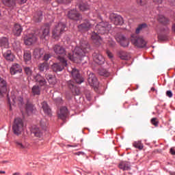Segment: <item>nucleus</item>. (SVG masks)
Instances as JSON below:
<instances>
[{"label": "nucleus", "mask_w": 175, "mask_h": 175, "mask_svg": "<svg viewBox=\"0 0 175 175\" xmlns=\"http://www.w3.org/2000/svg\"><path fill=\"white\" fill-rule=\"evenodd\" d=\"M145 28H147V24L142 23L139 25L135 30L136 33H140V31H142V29H145Z\"/></svg>", "instance_id": "39"}, {"label": "nucleus", "mask_w": 175, "mask_h": 175, "mask_svg": "<svg viewBox=\"0 0 175 175\" xmlns=\"http://www.w3.org/2000/svg\"><path fill=\"white\" fill-rule=\"evenodd\" d=\"M25 72L27 76H29V77L32 76V69H31V68L25 67Z\"/></svg>", "instance_id": "43"}, {"label": "nucleus", "mask_w": 175, "mask_h": 175, "mask_svg": "<svg viewBox=\"0 0 175 175\" xmlns=\"http://www.w3.org/2000/svg\"><path fill=\"white\" fill-rule=\"evenodd\" d=\"M31 92L33 95H40V87L38 85H33L31 89Z\"/></svg>", "instance_id": "36"}, {"label": "nucleus", "mask_w": 175, "mask_h": 175, "mask_svg": "<svg viewBox=\"0 0 175 175\" xmlns=\"http://www.w3.org/2000/svg\"><path fill=\"white\" fill-rule=\"evenodd\" d=\"M133 146H134V147H135V148H138V150H143V144H142V142L138 141V142H135L133 144Z\"/></svg>", "instance_id": "41"}, {"label": "nucleus", "mask_w": 175, "mask_h": 175, "mask_svg": "<svg viewBox=\"0 0 175 175\" xmlns=\"http://www.w3.org/2000/svg\"><path fill=\"white\" fill-rule=\"evenodd\" d=\"M46 78L51 85H55L57 84V78H55V77L51 75H46Z\"/></svg>", "instance_id": "32"}, {"label": "nucleus", "mask_w": 175, "mask_h": 175, "mask_svg": "<svg viewBox=\"0 0 175 175\" xmlns=\"http://www.w3.org/2000/svg\"><path fill=\"white\" fill-rule=\"evenodd\" d=\"M44 131L45 129H40L39 127H35L33 129L32 133H33L36 137H43L44 136Z\"/></svg>", "instance_id": "23"}, {"label": "nucleus", "mask_w": 175, "mask_h": 175, "mask_svg": "<svg viewBox=\"0 0 175 175\" xmlns=\"http://www.w3.org/2000/svg\"><path fill=\"white\" fill-rule=\"evenodd\" d=\"M57 2H59V3H69L70 0H57Z\"/></svg>", "instance_id": "48"}, {"label": "nucleus", "mask_w": 175, "mask_h": 175, "mask_svg": "<svg viewBox=\"0 0 175 175\" xmlns=\"http://www.w3.org/2000/svg\"><path fill=\"white\" fill-rule=\"evenodd\" d=\"M12 100L14 103H18V106H21V105H23V97L21 96L18 98L12 97Z\"/></svg>", "instance_id": "38"}, {"label": "nucleus", "mask_w": 175, "mask_h": 175, "mask_svg": "<svg viewBox=\"0 0 175 175\" xmlns=\"http://www.w3.org/2000/svg\"><path fill=\"white\" fill-rule=\"evenodd\" d=\"M121 59H127V58L125 57H124V56H121Z\"/></svg>", "instance_id": "57"}, {"label": "nucleus", "mask_w": 175, "mask_h": 175, "mask_svg": "<svg viewBox=\"0 0 175 175\" xmlns=\"http://www.w3.org/2000/svg\"><path fill=\"white\" fill-rule=\"evenodd\" d=\"M0 174H1V171H0Z\"/></svg>", "instance_id": "64"}, {"label": "nucleus", "mask_w": 175, "mask_h": 175, "mask_svg": "<svg viewBox=\"0 0 175 175\" xmlns=\"http://www.w3.org/2000/svg\"><path fill=\"white\" fill-rule=\"evenodd\" d=\"M65 28H66V25L63 23H59L55 27L52 31L53 38L55 40H59V38H61V35H62L65 31Z\"/></svg>", "instance_id": "3"}, {"label": "nucleus", "mask_w": 175, "mask_h": 175, "mask_svg": "<svg viewBox=\"0 0 175 175\" xmlns=\"http://www.w3.org/2000/svg\"><path fill=\"white\" fill-rule=\"evenodd\" d=\"M10 107H12V104L10 103Z\"/></svg>", "instance_id": "63"}, {"label": "nucleus", "mask_w": 175, "mask_h": 175, "mask_svg": "<svg viewBox=\"0 0 175 175\" xmlns=\"http://www.w3.org/2000/svg\"><path fill=\"white\" fill-rule=\"evenodd\" d=\"M166 95L167 96H168L169 98H172V96H173V93L171 92V90H167L166 92Z\"/></svg>", "instance_id": "49"}, {"label": "nucleus", "mask_w": 175, "mask_h": 175, "mask_svg": "<svg viewBox=\"0 0 175 175\" xmlns=\"http://www.w3.org/2000/svg\"><path fill=\"white\" fill-rule=\"evenodd\" d=\"M13 175H21V174L20 172H15Z\"/></svg>", "instance_id": "56"}, {"label": "nucleus", "mask_w": 175, "mask_h": 175, "mask_svg": "<svg viewBox=\"0 0 175 175\" xmlns=\"http://www.w3.org/2000/svg\"><path fill=\"white\" fill-rule=\"evenodd\" d=\"M107 55L109 57V58H110L111 59V58H113V53H111V52H110L109 51H107Z\"/></svg>", "instance_id": "50"}, {"label": "nucleus", "mask_w": 175, "mask_h": 175, "mask_svg": "<svg viewBox=\"0 0 175 175\" xmlns=\"http://www.w3.org/2000/svg\"><path fill=\"white\" fill-rule=\"evenodd\" d=\"M42 20H43V14L41 12H39L34 15V21H36V23H40Z\"/></svg>", "instance_id": "35"}, {"label": "nucleus", "mask_w": 175, "mask_h": 175, "mask_svg": "<svg viewBox=\"0 0 175 175\" xmlns=\"http://www.w3.org/2000/svg\"><path fill=\"white\" fill-rule=\"evenodd\" d=\"M34 80H36V83L39 84L41 87H44L47 82L44 77H43L40 74H37L36 75L33 76Z\"/></svg>", "instance_id": "17"}, {"label": "nucleus", "mask_w": 175, "mask_h": 175, "mask_svg": "<svg viewBox=\"0 0 175 175\" xmlns=\"http://www.w3.org/2000/svg\"><path fill=\"white\" fill-rule=\"evenodd\" d=\"M68 116V108L66 107H63L60 109L58 112V117L61 120H65Z\"/></svg>", "instance_id": "24"}, {"label": "nucleus", "mask_w": 175, "mask_h": 175, "mask_svg": "<svg viewBox=\"0 0 175 175\" xmlns=\"http://www.w3.org/2000/svg\"><path fill=\"white\" fill-rule=\"evenodd\" d=\"M0 98L3 96V94L8 92V83L3 78L0 77Z\"/></svg>", "instance_id": "15"}, {"label": "nucleus", "mask_w": 175, "mask_h": 175, "mask_svg": "<svg viewBox=\"0 0 175 175\" xmlns=\"http://www.w3.org/2000/svg\"><path fill=\"white\" fill-rule=\"evenodd\" d=\"M170 154H172V155H175L174 148H171L170 150Z\"/></svg>", "instance_id": "54"}, {"label": "nucleus", "mask_w": 175, "mask_h": 175, "mask_svg": "<svg viewBox=\"0 0 175 175\" xmlns=\"http://www.w3.org/2000/svg\"><path fill=\"white\" fill-rule=\"evenodd\" d=\"M80 154H83V152H77V153H76L77 155H80Z\"/></svg>", "instance_id": "58"}, {"label": "nucleus", "mask_w": 175, "mask_h": 175, "mask_svg": "<svg viewBox=\"0 0 175 175\" xmlns=\"http://www.w3.org/2000/svg\"><path fill=\"white\" fill-rule=\"evenodd\" d=\"M70 72L72 79L75 80L76 83L77 84H81V83L84 82V78L80 75V72H79V70L76 68H72V70L69 71Z\"/></svg>", "instance_id": "6"}, {"label": "nucleus", "mask_w": 175, "mask_h": 175, "mask_svg": "<svg viewBox=\"0 0 175 175\" xmlns=\"http://www.w3.org/2000/svg\"><path fill=\"white\" fill-rule=\"evenodd\" d=\"M100 76H105V77H107L109 76V72L106 70H103L100 71Z\"/></svg>", "instance_id": "44"}, {"label": "nucleus", "mask_w": 175, "mask_h": 175, "mask_svg": "<svg viewBox=\"0 0 175 175\" xmlns=\"http://www.w3.org/2000/svg\"><path fill=\"white\" fill-rule=\"evenodd\" d=\"M49 36H50V27L46 26L42 31L41 39H45V40H47V39H49Z\"/></svg>", "instance_id": "31"}, {"label": "nucleus", "mask_w": 175, "mask_h": 175, "mask_svg": "<svg viewBox=\"0 0 175 175\" xmlns=\"http://www.w3.org/2000/svg\"><path fill=\"white\" fill-rule=\"evenodd\" d=\"M0 44L4 49H9V40L5 37L2 38L0 40Z\"/></svg>", "instance_id": "33"}, {"label": "nucleus", "mask_w": 175, "mask_h": 175, "mask_svg": "<svg viewBox=\"0 0 175 175\" xmlns=\"http://www.w3.org/2000/svg\"><path fill=\"white\" fill-rule=\"evenodd\" d=\"M41 105H42V109H43L44 113H45V114H47L48 116H50V114L51 113V109L49 107V105L47 104V103L46 101H44L42 103Z\"/></svg>", "instance_id": "30"}, {"label": "nucleus", "mask_w": 175, "mask_h": 175, "mask_svg": "<svg viewBox=\"0 0 175 175\" xmlns=\"http://www.w3.org/2000/svg\"><path fill=\"white\" fill-rule=\"evenodd\" d=\"M39 70L40 72H44L45 70H49V64L46 62L41 63L38 66Z\"/></svg>", "instance_id": "34"}, {"label": "nucleus", "mask_w": 175, "mask_h": 175, "mask_svg": "<svg viewBox=\"0 0 175 175\" xmlns=\"http://www.w3.org/2000/svg\"><path fill=\"white\" fill-rule=\"evenodd\" d=\"M36 110V108H35V106L32 105L31 103H27L25 106V111L28 116H31V114H33L35 111Z\"/></svg>", "instance_id": "22"}, {"label": "nucleus", "mask_w": 175, "mask_h": 175, "mask_svg": "<svg viewBox=\"0 0 175 175\" xmlns=\"http://www.w3.org/2000/svg\"><path fill=\"white\" fill-rule=\"evenodd\" d=\"M68 17L70 18V20H75V21H79L81 20V15L77 12V10H72L68 12Z\"/></svg>", "instance_id": "13"}, {"label": "nucleus", "mask_w": 175, "mask_h": 175, "mask_svg": "<svg viewBox=\"0 0 175 175\" xmlns=\"http://www.w3.org/2000/svg\"><path fill=\"white\" fill-rule=\"evenodd\" d=\"M158 39L159 40H161V41H163V40H166V36H163V35H159L158 36Z\"/></svg>", "instance_id": "47"}, {"label": "nucleus", "mask_w": 175, "mask_h": 175, "mask_svg": "<svg viewBox=\"0 0 175 175\" xmlns=\"http://www.w3.org/2000/svg\"><path fill=\"white\" fill-rule=\"evenodd\" d=\"M68 85L69 87V89L72 91V94H75V95H80V90L77 89L73 81H69L68 82Z\"/></svg>", "instance_id": "20"}, {"label": "nucleus", "mask_w": 175, "mask_h": 175, "mask_svg": "<svg viewBox=\"0 0 175 175\" xmlns=\"http://www.w3.org/2000/svg\"><path fill=\"white\" fill-rule=\"evenodd\" d=\"M153 2L157 5H161V3H162V0H153Z\"/></svg>", "instance_id": "52"}, {"label": "nucleus", "mask_w": 175, "mask_h": 175, "mask_svg": "<svg viewBox=\"0 0 175 175\" xmlns=\"http://www.w3.org/2000/svg\"><path fill=\"white\" fill-rule=\"evenodd\" d=\"M110 18L115 25H122L124 24V19L120 15L111 14Z\"/></svg>", "instance_id": "14"}, {"label": "nucleus", "mask_w": 175, "mask_h": 175, "mask_svg": "<svg viewBox=\"0 0 175 175\" xmlns=\"http://www.w3.org/2000/svg\"><path fill=\"white\" fill-rule=\"evenodd\" d=\"M131 42L137 47L143 48L146 47V41L142 37H135L131 39Z\"/></svg>", "instance_id": "12"}, {"label": "nucleus", "mask_w": 175, "mask_h": 175, "mask_svg": "<svg viewBox=\"0 0 175 175\" xmlns=\"http://www.w3.org/2000/svg\"><path fill=\"white\" fill-rule=\"evenodd\" d=\"M23 59L25 62H26V64L31 63V60L32 59V55L29 51H26L24 52Z\"/></svg>", "instance_id": "27"}, {"label": "nucleus", "mask_w": 175, "mask_h": 175, "mask_svg": "<svg viewBox=\"0 0 175 175\" xmlns=\"http://www.w3.org/2000/svg\"><path fill=\"white\" fill-rule=\"evenodd\" d=\"M1 173H3V174H5V171H1Z\"/></svg>", "instance_id": "60"}, {"label": "nucleus", "mask_w": 175, "mask_h": 175, "mask_svg": "<svg viewBox=\"0 0 175 175\" xmlns=\"http://www.w3.org/2000/svg\"><path fill=\"white\" fill-rule=\"evenodd\" d=\"M151 124H152V125H154V126H158V121H157L156 118H153L151 119Z\"/></svg>", "instance_id": "46"}, {"label": "nucleus", "mask_w": 175, "mask_h": 175, "mask_svg": "<svg viewBox=\"0 0 175 175\" xmlns=\"http://www.w3.org/2000/svg\"><path fill=\"white\" fill-rule=\"evenodd\" d=\"M28 0H20L18 1V3H20L21 5H23L24 3H25Z\"/></svg>", "instance_id": "55"}, {"label": "nucleus", "mask_w": 175, "mask_h": 175, "mask_svg": "<svg viewBox=\"0 0 175 175\" xmlns=\"http://www.w3.org/2000/svg\"><path fill=\"white\" fill-rule=\"evenodd\" d=\"M158 20L163 24H167L169 22V19H167V18L165 17L163 15H160L158 18Z\"/></svg>", "instance_id": "40"}, {"label": "nucleus", "mask_w": 175, "mask_h": 175, "mask_svg": "<svg viewBox=\"0 0 175 175\" xmlns=\"http://www.w3.org/2000/svg\"><path fill=\"white\" fill-rule=\"evenodd\" d=\"M23 69L18 64H14L10 68V72L12 75H16V73H21Z\"/></svg>", "instance_id": "21"}, {"label": "nucleus", "mask_w": 175, "mask_h": 175, "mask_svg": "<svg viewBox=\"0 0 175 175\" xmlns=\"http://www.w3.org/2000/svg\"><path fill=\"white\" fill-rule=\"evenodd\" d=\"M79 8L81 12H85V10H88V9H90V5L83 3L79 5Z\"/></svg>", "instance_id": "37"}, {"label": "nucleus", "mask_w": 175, "mask_h": 175, "mask_svg": "<svg viewBox=\"0 0 175 175\" xmlns=\"http://www.w3.org/2000/svg\"><path fill=\"white\" fill-rule=\"evenodd\" d=\"M24 129V123L23 120L19 118L14 119V124L12 126V130L14 135H21Z\"/></svg>", "instance_id": "4"}, {"label": "nucleus", "mask_w": 175, "mask_h": 175, "mask_svg": "<svg viewBox=\"0 0 175 175\" xmlns=\"http://www.w3.org/2000/svg\"><path fill=\"white\" fill-rule=\"evenodd\" d=\"M155 89L154 88H151V91H154Z\"/></svg>", "instance_id": "61"}, {"label": "nucleus", "mask_w": 175, "mask_h": 175, "mask_svg": "<svg viewBox=\"0 0 175 175\" xmlns=\"http://www.w3.org/2000/svg\"><path fill=\"white\" fill-rule=\"evenodd\" d=\"M3 56L6 61H9L10 62H13V61H14V58H16L14 54H13L10 50H8L3 53Z\"/></svg>", "instance_id": "19"}, {"label": "nucleus", "mask_w": 175, "mask_h": 175, "mask_svg": "<svg viewBox=\"0 0 175 175\" xmlns=\"http://www.w3.org/2000/svg\"><path fill=\"white\" fill-rule=\"evenodd\" d=\"M12 32L15 36H20L21 35V32H23V27L18 24H15L13 27Z\"/></svg>", "instance_id": "25"}, {"label": "nucleus", "mask_w": 175, "mask_h": 175, "mask_svg": "<svg viewBox=\"0 0 175 175\" xmlns=\"http://www.w3.org/2000/svg\"><path fill=\"white\" fill-rule=\"evenodd\" d=\"M53 51L56 55H65L66 54L65 48L59 44H55L53 46Z\"/></svg>", "instance_id": "16"}, {"label": "nucleus", "mask_w": 175, "mask_h": 175, "mask_svg": "<svg viewBox=\"0 0 175 175\" xmlns=\"http://www.w3.org/2000/svg\"><path fill=\"white\" fill-rule=\"evenodd\" d=\"M50 58H51V55H50L49 53H45L43 57L44 61H49L50 59Z\"/></svg>", "instance_id": "45"}, {"label": "nucleus", "mask_w": 175, "mask_h": 175, "mask_svg": "<svg viewBox=\"0 0 175 175\" xmlns=\"http://www.w3.org/2000/svg\"><path fill=\"white\" fill-rule=\"evenodd\" d=\"M16 147L19 150H29L31 145L24 139H17L15 141Z\"/></svg>", "instance_id": "9"}, {"label": "nucleus", "mask_w": 175, "mask_h": 175, "mask_svg": "<svg viewBox=\"0 0 175 175\" xmlns=\"http://www.w3.org/2000/svg\"><path fill=\"white\" fill-rule=\"evenodd\" d=\"M27 175H32V173L28 172V173H27Z\"/></svg>", "instance_id": "59"}, {"label": "nucleus", "mask_w": 175, "mask_h": 175, "mask_svg": "<svg viewBox=\"0 0 175 175\" xmlns=\"http://www.w3.org/2000/svg\"><path fill=\"white\" fill-rule=\"evenodd\" d=\"M116 40L122 47H128V46H129V39L126 38V37L122 34L118 35L116 37Z\"/></svg>", "instance_id": "10"}, {"label": "nucleus", "mask_w": 175, "mask_h": 175, "mask_svg": "<svg viewBox=\"0 0 175 175\" xmlns=\"http://www.w3.org/2000/svg\"><path fill=\"white\" fill-rule=\"evenodd\" d=\"M37 40L38 38H36V36L31 33L25 34V36L24 37V42L26 46H31V44H33Z\"/></svg>", "instance_id": "8"}, {"label": "nucleus", "mask_w": 175, "mask_h": 175, "mask_svg": "<svg viewBox=\"0 0 175 175\" xmlns=\"http://www.w3.org/2000/svg\"><path fill=\"white\" fill-rule=\"evenodd\" d=\"M91 49L88 42L84 41L81 42L80 46H77L73 52V53H69L68 57V59L72 61L73 62H77L79 64L81 62V58L85 56V53H90Z\"/></svg>", "instance_id": "1"}, {"label": "nucleus", "mask_w": 175, "mask_h": 175, "mask_svg": "<svg viewBox=\"0 0 175 175\" xmlns=\"http://www.w3.org/2000/svg\"><path fill=\"white\" fill-rule=\"evenodd\" d=\"M111 26L107 22H101L97 24L95 27L94 31L92 33V40H94V43H99L100 42V36L99 34L105 35V33H109Z\"/></svg>", "instance_id": "2"}, {"label": "nucleus", "mask_w": 175, "mask_h": 175, "mask_svg": "<svg viewBox=\"0 0 175 175\" xmlns=\"http://www.w3.org/2000/svg\"><path fill=\"white\" fill-rule=\"evenodd\" d=\"M59 63H55L52 65V69L54 72H62L65 66H68V62L64 58L60 57Z\"/></svg>", "instance_id": "5"}, {"label": "nucleus", "mask_w": 175, "mask_h": 175, "mask_svg": "<svg viewBox=\"0 0 175 175\" xmlns=\"http://www.w3.org/2000/svg\"><path fill=\"white\" fill-rule=\"evenodd\" d=\"M47 125H49V124L47 123V120H46V119L41 120L40 126L42 128V129L46 130V128H47Z\"/></svg>", "instance_id": "42"}, {"label": "nucleus", "mask_w": 175, "mask_h": 175, "mask_svg": "<svg viewBox=\"0 0 175 175\" xmlns=\"http://www.w3.org/2000/svg\"><path fill=\"white\" fill-rule=\"evenodd\" d=\"M93 60L96 64H98V65H102V64L105 63V58L103 56L99 53H94L92 55Z\"/></svg>", "instance_id": "18"}, {"label": "nucleus", "mask_w": 175, "mask_h": 175, "mask_svg": "<svg viewBox=\"0 0 175 175\" xmlns=\"http://www.w3.org/2000/svg\"><path fill=\"white\" fill-rule=\"evenodd\" d=\"M137 3L142 6L144 5V0H137Z\"/></svg>", "instance_id": "51"}, {"label": "nucleus", "mask_w": 175, "mask_h": 175, "mask_svg": "<svg viewBox=\"0 0 175 175\" xmlns=\"http://www.w3.org/2000/svg\"><path fill=\"white\" fill-rule=\"evenodd\" d=\"M3 3L5 6L14 9L16 8V0H3Z\"/></svg>", "instance_id": "26"}, {"label": "nucleus", "mask_w": 175, "mask_h": 175, "mask_svg": "<svg viewBox=\"0 0 175 175\" xmlns=\"http://www.w3.org/2000/svg\"><path fill=\"white\" fill-rule=\"evenodd\" d=\"M88 81L91 85V87H94V88H96L98 85H99V82L98 81V79L95 76V74L92 72H89L88 73Z\"/></svg>", "instance_id": "11"}, {"label": "nucleus", "mask_w": 175, "mask_h": 175, "mask_svg": "<svg viewBox=\"0 0 175 175\" xmlns=\"http://www.w3.org/2000/svg\"><path fill=\"white\" fill-rule=\"evenodd\" d=\"M33 54L35 58H42V57H43V55L44 54V50L41 49H36L34 50Z\"/></svg>", "instance_id": "28"}, {"label": "nucleus", "mask_w": 175, "mask_h": 175, "mask_svg": "<svg viewBox=\"0 0 175 175\" xmlns=\"http://www.w3.org/2000/svg\"><path fill=\"white\" fill-rule=\"evenodd\" d=\"M119 167L122 170H131V163L127 161H122L119 164Z\"/></svg>", "instance_id": "29"}, {"label": "nucleus", "mask_w": 175, "mask_h": 175, "mask_svg": "<svg viewBox=\"0 0 175 175\" xmlns=\"http://www.w3.org/2000/svg\"><path fill=\"white\" fill-rule=\"evenodd\" d=\"M171 175H175V172L171 173Z\"/></svg>", "instance_id": "62"}, {"label": "nucleus", "mask_w": 175, "mask_h": 175, "mask_svg": "<svg viewBox=\"0 0 175 175\" xmlns=\"http://www.w3.org/2000/svg\"><path fill=\"white\" fill-rule=\"evenodd\" d=\"M92 25H95V21H86L83 23L78 26L79 31H90L92 27Z\"/></svg>", "instance_id": "7"}, {"label": "nucleus", "mask_w": 175, "mask_h": 175, "mask_svg": "<svg viewBox=\"0 0 175 175\" xmlns=\"http://www.w3.org/2000/svg\"><path fill=\"white\" fill-rule=\"evenodd\" d=\"M109 45L111 46V47H114V46H116V42L113 40L109 41Z\"/></svg>", "instance_id": "53"}]
</instances>
